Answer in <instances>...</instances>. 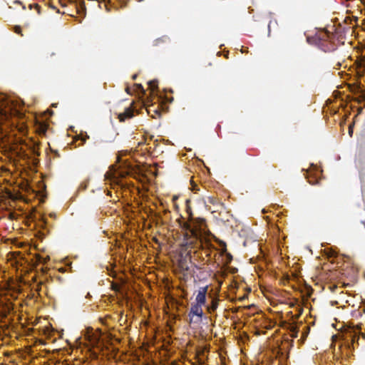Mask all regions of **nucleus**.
Returning a JSON list of instances; mask_svg holds the SVG:
<instances>
[{"label":"nucleus","instance_id":"nucleus-1","mask_svg":"<svg viewBox=\"0 0 365 365\" xmlns=\"http://www.w3.org/2000/svg\"><path fill=\"white\" fill-rule=\"evenodd\" d=\"M190 203V199L185 200V211L188 221H185L181 225L185 231L184 245L186 250L200 248L202 246L203 234L205 233L206 230L205 219L193 217ZM189 252H191V250Z\"/></svg>","mask_w":365,"mask_h":365},{"label":"nucleus","instance_id":"nucleus-2","mask_svg":"<svg viewBox=\"0 0 365 365\" xmlns=\"http://www.w3.org/2000/svg\"><path fill=\"white\" fill-rule=\"evenodd\" d=\"M24 114L16 109L14 102L4 96H0V132L2 130L1 125L8 123V125L15 127L21 134H26V125L21 122Z\"/></svg>","mask_w":365,"mask_h":365},{"label":"nucleus","instance_id":"nucleus-3","mask_svg":"<svg viewBox=\"0 0 365 365\" xmlns=\"http://www.w3.org/2000/svg\"><path fill=\"white\" fill-rule=\"evenodd\" d=\"M334 39V35L327 31H320L312 38L313 43L324 52L336 50V45Z\"/></svg>","mask_w":365,"mask_h":365},{"label":"nucleus","instance_id":"nucleus-4","mask_svg":"<svg viewBox=\"0 0 365 365\" xmlns=\"http://www.w3.org/2000/svg\"><path fill=\"white\" fill-rule=\"evenodd\" d=\"M202 305L192 304L189 313V324H199L202 322L204 313L202 310Z\"/></svg>","mask_w":365,"mask_h":365},{"label":"nucleus","instance_id":"nucleus-5","mask_svg":"<svg viewBox=\"0 0 365 365\" xmlns=\"http://www.w3.org/2000/svg\"><path fill=\"white\" fill-rule=\"evenodd\" d=\"M13 310L14 304L11 300L0 295V318H6Z\"/></svg>","mask_w":365,"mask_h":365},{"label":"nucleus","instance_id":"nucleus-6","mask_svg":"<svg viewBox=\"0 0 365 365\" xmlns=\"http://www.w3.org/2000/svg\"><path fill=\"white\" fill-rule=\"evenodd\" d=\"M208 286L201 287L197 291V294L195 297V304L205 306L206 304V296L207 294Z\"/></svg>","mask_w":365,"mask_h":365},{"label":"nucleus","instance_id":"nucleus-7","mask_svg":"<svg viewBox=\"0 0 365 365\" xmlns=\"http://www.w3.org/2000/svg\"><path fill=\"white\" fill-rule=\"evenodd\" d=\"M127 175V173H122L118 170H115L113 173H106L105 177L106 179H110L111 183H115V185H120V178H123Z\"/></svg>","mask_w":365,"mask_h":365},{"label":"nucleus","instance_id":"nucleus-8","mask_svg":"<svg viewBox=\"0 0 365 365\" xmlns=\"http://www.w3.org/2000/svg\"><path fill=\"white\" fill-rule=\"evenodd\" d=\"M204 202L205 204H207V203L212 204V205H214L216 209L215 210H213L212 212H217V211H220V209H221V208H225V204L223 202H222L215 195L207 197L205 199Z\"/></svg>","mask_w":365,"mask_h":365},{"label":"nucleus","instance_id":"nucleus-9","mask_svg":"<svg viewBox=\"0 0 365 365\" xmlns=\"http://www.w3.org/2000/svg\"><path fill=\"white\" fill-rule=\"evenodd\" d=\"M134 116V110L130 106L129 107L126 108L125 110L123 113H120L118 115V118L119 121L124 122L127 119H130Z\"/></svg>","mask_w":365,"mask_h":365},{"label":"nucleus","instance_id":"nucleus-10","mask_svg":"<svg viewBox=\"0 0 365 365\" xmlns=\"http://www.w3.org/2000/svg\"><path fill=\"white\" fill-rule=\"evenodd\" d=\"M220 299L218 298H213L210 304L207 306V312L212 314L217 309L219 306Z\"/></svg>","mask_w":365,"mask_h":365},{"label":"nucleus","instance_id":"nucleus-11","mask_svg":"<svg viewBox=\"0 0 365 365\" xmlns=\"http://www.w3.org/2000/svg\"><path fill=\"white\" fill-rule=\"evenodd\" d=\"M360 179L361 182V193L364 201L365 202V172H361L360 173Z\"/></svg>","mask_w":365,"mask_h":365},{"label":"nucleus","instance_id":"nucleus-12","mask_svg":"<svg viewBox=\"0 0 365 365\" xmlns=\"http://www.w3.org/2000/svg\"><path fill=\"white\" fill-rule=\"evenodd\" d=\"M48 126L46 124L41 123L36 128V131L39 135H44L47 131Z\"/></svg>","mask_w":365,"mask_h":365},{"label":"nucleus","instance_id":"nucleus-13","mask_svg":"<svg viewBox=\"0 0 365 365\" xmlns=\"http://www.w3.org/2000/svg\"><path fill=\"white\" fill-rule=\"evenodd\" d=\"M77 13L80 15L85 16L86 15V7L83 2L76 8Z\"/></svg>","mask_w":365,"mask_h":365},{"label":"nucleus","instance_id":"nucleus-14","mask_svg":"<svg viewBox=\"0 0 365 365\" xmlns=\"http://www.w3.org/2000/svg\"><path fill=\"white\" fill-rule=\"evenodd\" d=\"M158 83L157 80L150 81L148 83V86L151 91L153 93L158 89Z\"/></svg>","mask_w":365,"mask_h":365},{"label":"nucleus","instance_id":"nucleus-15","mask_svg":"<svg viewBox=\"0 0 365 365\" xmlns=\"http://www.w3.org/2000/svg\"><path fill=\"white\" fill-rule=\"evenodd\" d=\"M36 259L38 263L46 264L47 261L50 259V257L48 256L46 257H43L40 255H37Z\"/></svg>","mask_w":365,"mask_h":365},{"label":"nucleus","instance_id":"nucleus-16","mask_svg":"<svg viewBox=\"0 0 365 365\" xmlns=\"http://www.w3.org/2000/svg\"><path fill=\"white\" fill-rule=\"evenodd\" d=\"M135 87L136 88L137 92H139V93H142L143 95H144L145 93V91L141 84H135Z\"/></svg>","mask_w":365,"mask_h":365},{"label":"nucleus","instance_id":"nucleus-17","mask_svg":"<svg viewBox=\"0 0 365 365\" xmlns=\"http://www.w3.org/2000/svg\"><path fill=\"white\" fill-rule=\"evenodd\" d=\"M179 266H180V269H182V270L188 271V269H189L188 266L186 264L185 262H184L182 261L180 262Z\"/></svg>","mask_w":365,"mask_h":365},{"label":"nucleus","instance_id":"nucleus-18","mask_svg":"<svg viewBox=\"0 0 365 365\" xmlns=\"http://www.w3.org/2000/svg\"><path fill=\"white\" fill-rule=\"evenodd\" d=\"M290 331L293 333V336L297 337L298 333V328L295 326H291Z\"/></svg>","mask_w":365,"mask_h":365},{"label":"nucleus","instance_id":"nucleus-19","mask_svg":"<svg viewBox=\"0 0 365 365\" xmlns=\"http://www.w3.org/2000/svg\"><path fill=\"white\" fill-rule=\"evenodd\" d=\"M14 31L18 34H20L21 36H23L21 34V28L19 26H15L14 28Z\"/></svg>","mask_w":365,"mask_h":365},{"label":"nucleus","instance_id":"nucleus-20","mask_svg":"<svg viewBox=\"0 0 365 365\" xmlns=\"http://www.w3.org/2000/svg\"><path fill=\"white\" fill-rule=\"evenodd\" d=\"M354 126V122L349 125V135L350 137H352Z\"/></svg>","mask_w":365,"mask_h":365},{"label":"nucleus","instance_id":"nucleus-21","mask_svg":"<svg viewBox=\"0 0 365 365\" xmlns=\"http://www.w3.org/2000/svg\"><path fill=\"white\" fill-rule=\"evenodd\" d=\"M34 7L36 9L38 14H40L41 13V6L38 4H35Z\"/></svg>","mask_w":365,"mask_h":365},{"label":"nucleus","instance_id":"nucleus-22","mask_svg":"<svg viewBox=\"0 0 365 365\" xmlns=\"http://www.w3.org/2000/svg\"><path fill=\"white\" fill-rule=\"evenodd\" d=\"M197 185L196 184H193V185H192V190H198V189L197 188Z\"/></svg>","mask_w":365,"mask_h":365},{"label":"nucleus","instance_id":"nucleus-23","mask_svg":"<svg viewBox=\"0 0 365 365\" xmlns=\"http://www.w3.org/2000/svg\"><path fill=\"white\" fill-rule=\"evenodd\" d=\"M89 138V137H88V135H86V137L85 138H83V139H82V140H83V142H86V138Z\"/></svg>","mask_w":365,"mask_h":365},{"label":"nucleus","instance_id":"nucleus-24","mask_svg":"<svg viewBox=\"0 0 365 365\" xmlns=\"http://www.w3.org/2000/svg\"><path fill=\"white\" fill-rule=\"evenodd\" d=\"M344 123H345V122H344V121L341 122V123H340V125H341V126H343V125H344Z\"/></svg>","mask_w":365,"mask_h":365},{"label":"nucleus","instance_id":"nucleus-25","mask_svg":"<svg viewBox=\"0 0 365 365\" xmlns=\"http://www.w3.org/2000/svg\"><path fill=\"white\" fill-rule=\"evenodd\" d=\"M361 3L364 5L365 6V0H361Z\"/></svg>","mask_w":365,"mask_h":365},{"label":"nucleus","instance_id":"nucleus-26","mask_svg":"<svg viewBox=\"0 0 365 365\" xmlns=\"http://www.w3.org/2000/svg\"><path fill=\"white\" fill-rule=\"evenodd\" d=\"M136 77H137V75H136V74H135V75H133V79H135V78H136Z\"/></svg>","mask_w":365,"mask_h":365},{"label":"nucleus","instance_id":"nucleus-27","mask_svg":"<svg viewBox=\"0 0 365 365\" xmlns=\"http://www.w3.org/2000/svg\"><path fill=\"white\" fill-rule=\"evenodd\" d=\"M356 329H361V326H360V325H357V326H356Z\"/></svg>","mask_w":365,"mask_h":365},{"label":"nucleus","instance_id":"nucleus-28","mask_svg":"<svg viewBox=\"0 0 365 365\" xmlns=\"http://www.w3.org/2000/svg\"><path fill=\"white\" fill-rule=\"evenodd\" d=\"M155 113H157L158 115H160V112L158 110H155Z\"/></svg>","mask_w":365,"mask_h":365},{"label":"nucleus","instance_id":"nucleus-29","mask_svg":"<svg viewBox=\"0 0 365 365\" xmlns=\"http://www.w3.org/2000/svg\"><path fill=\"white\" fill-rule=\"evenodd\" d=\"M126 91H127V93H129V88H126Z\"/></svg>","mask_w":365,"mask_h":365},{"label":"nucleus","instance_id":"nucleus-30","mask_svg":"<svg viewBox=\"0 0 365 365\" xmlns=\"http://www.w3.org/2000/svg\"><path fill=\"white\" fill-rule=\"evenodd\" d=\"M362 223L364 224V227H365V222H362Z\"/></svg>","mask_w":365,"mask_h":365},{"label":"nucleus","instance_id":"nucleus-31","mask_svg":"<svg viewBox=\"0 0 365 365\" xmlns=\"http://www.w3.org/2000/svg\"><path fill=\"white\" fill-rule=\"evenodd\" d=\"M363 312H364V313H365V308H364V309H363Z\"/></svg>","mask_w":365,"mask_h":365}]
</instances>
